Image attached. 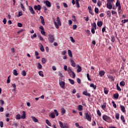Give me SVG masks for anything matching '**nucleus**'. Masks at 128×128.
<instances>
[{
  "instance_id": "f257e3e1",
  "label": "nucleus",
  "mask_w": 128,
  "mask_h": 128,
  "mask_svg": "<svg viewBox=\"0 0 128 128\" xmlns=\"http://www.w3.org/2000/svg\"><path fill=\"white\" fill-rule=\"evenodd\" d=\"M84 119L88 120V122H92V115L88 112L86 113Z\"/></svg>"
},
{
  "instance_id": "f03ea898",
  "label": "nucleus",
  "mask_w": 128,
  "mask_h": 128,
  "mask_svg": "<svg viewBox=\"0 0 128 128\" xmlns=\"http://www.w3.org/2000/svg\"><path fill=\"white\" fill-rule=\"evenodd\" d=\"M48 41L50 42H54V37L52 35L49 34L48 35Z\"/></svg>"
},
{
  "instance_id": "7ed1b4c3",
  "label": "nucleus",
  "mask_w": 128,
  "mask_h": 128,
  "mask_svg": "<svg viewBox=\"0 0 128 128\" xmlns=\"http://www.w3.org/2000/svg\"><path fill=\"white\" fill-rule=\"evenodd\" d=\"M39 28L40 30H41L40 32L42 34L43 36H46V32L44 31V26H40Z\"/></svg>"
},
{
  "instance_id": "20e7f679",
  "label": "nucleus",
  "mask_w": 128,
  "mask_h": 128,
  "mask_svg": "<svg viewBox=\"0 0 128 128\" xmlns=\"http://www.w3.org/2000/svg\"><path fill=\"white\" fill-rule=\"evenodd\" d=\"M106 6L107 8L109 10H112V2H108Z\"/></svg>"
},
{
  "instance_id": "39448f33",
  "label": "nucleus",
  "mask_w": 128,
  "mask_h": 128,
  "mask_svg": "<svg viewBox=\"0 0 128 128\" xmlns=\"http://www.w3.org/2000/svg\"><path fill=\"white\" fill-rule=\"evenodd\" d=\"M54 24L56 28H60V26H62V22H60V24H58V22H54Z\"/></svg>"
},
{
  "instance_id": "423d86ee",
  "label": "nucleus",
  "mask_w": 128,
  "mask_h": 128,
  "mask_svg": "<svg viewBox=\"0 0 128 128\" xmlns=\"http://www.w3.org/2000/svg\"><path fill=\"white\" fill-rule=\"evenodd\" d=\"M44 4H46V6L48 8H50V6H52V4L48 0L44 1Z\"/></svg>"
},
{
  "instance_id": "0eeeda50",
  "label": "nucleus",
  "mask_w": 128,
  "mask_h": 128,
  "mask_svg": "<svg viewBox=\"0 0 128 128\" xmlns=\"http://www.w3.org/2000/svg\"><path fill=\"white\" fill-rule=\"evenodd\" d=\"M34 8L35 10H40L42 8V6H40V4H38V6H34Z\"/></svg>"
},
{
  "instance_id": "6e6552de",
  "label": "nucleus",
  "mask_w": 128,
  "mask_h": 128,
  "mask_svg": "<svg viewBox=\"0 0 128 128\" xmlns=\"http://www.w3.org/2000/svg\"><path fill=\"white\" fill-rule=\"evenodd\" d=\"M29 10H30V13L32 14H34L36 12H34V8L31 6H28Z\"/></svg>"
},
{
  "instance_id": "1a4fd4ad",
  "label": "nucleus",
  "mask_w": 128,
  "mask_h": 128,
  "mask_svg": "<svg viewBox=\"0 0 128 128\" xmlns=\"http://www.w3.org/2000/svg\"><path fill=\"white\" fill-rule=\"evenodd\" d=\"M60 85L61 86V88H64V86L66 85V83L64 82V81H61L60 82Z\"/></svg>"
},
{
  "instance_id": "9d476101",
  "label": "nucleus",
  "mask_w": 128,
  "mask_h": 128,
  "mask_svg": "<svg viewBox=\"0 0 128 128\" xmlns=\"http://www.w3.org/2000/svg\"><path fill=\"white\" fill-rule=\"evenodd\" d=\"M70 60L72 64L71 66H74V68H76V62H74V60L70 58Z\"/></svg>"
},
{
  "instance_id": "9b49d317",
  "label": "nucleus",
  "mask_w": 128,
  "mask_h": 128,
  "mask_svg": "<svg viewBox=\"0 0 128 128\" xmlns=\"http://www.w3.org/2000/svg\"><path fill=\"white\" fill-rule=\"evenodd\" d=\"M68 56L70 58H72V50H68Z\"/></svg>"
},
{
  "instance_id": "f8f14e48",
  "label": "nucleus",
  "mask_w": 128,
  "mask_h": 128,
  "mask_svg": "<svg viewBox=\"0 0 128 128\" xmlns=\"http://www.w3.org/2000/svg\"><path fill=\"white\" fill-rule=\"evenodd\" d=\"M49 116H50V118H56V114L54 112H52L49 114Z\"/></svg>"
},
{
  "instance_id": "ddd939ff",
  "label": "nucleus",
  "mask_w": 128,
  "mask_h": 128,
  "mask_svg": "<svg viewBox=\"0 0 128 128\" xmlns=\"http://www.w3.org/2000/svg\"><path fill=\"white\" fill-rule=\"evenodd\" d=\"M103 120H106H106H110V117L107 116L106 115H104L103 116Z\"/></svg>"
},
{
  "instance_id": "4468645a",
  "label": "nucleus",
  "mask_w": 128,
  "mask_h": 128,
  "mask_svg": "<svg viewBox=\"0 0 128 128\" xmlns=\"http://www.w3.org/2000/svg\"><path fill=\"white\" fill-rule=\"evenodd\" d=\"M83 94H84V96H90V94L88 92L86 91L83 92Z\"/></svg>"
},
{
  "instance_id": "2eb2a0df",
  "label": "nucleus",
  "mask_w": 128,
  "mask_h": 128,
  "mask_svg": "<svg viewBox=\"0 0 128 128\" xmlns=\"http://www.w3.org/2000/svg\"><path fill=\"white\" fill-rule=\"evenodd\" d=\"M88 8L89 10V12L90 14H92V16L94 15V14L92 13V6H88Z\"/></svg>"
},
{
  "instance_id": "dca6fc26",
  "label": "nucleus",
  "mask_w": 128,
  "mask_h": 128,
  "mask_svg": "<svg viewBox=\"0 0 128 128\" xmlns=\"http://www.w3.org/2000/svg\"><path fill=\"white\" fill-rule=\"evenodd\" d=\"M105 72L104 70H101L99 72V75L100 76H104Z\"/></svg>"
},
{
  "instance_id": "f3484780",
  "label": "nucleus",
  "mask_w": 128,
  "mask_h": 128,
  "mask_svg": "<svg viewBox=\"0 0 128 128\" xmlns=\"http://www.w3.org/2000/svg\"><path fill=\"white\" fill-rule=\"evenodd\" d=\"M97 26H99V28H102V22L100 21L97 23Z\"/></svg>"
},
{
  "instance_id": "a211bd4d",
  "label": "nucleus",
  "mask_w": 128,
  "mask_h": 128,
  "mask_svg": "<svg viewBox=\"0 0 128 128\" xmlns=\"http://www.w3.org/2000/svg\"><path fill=\"white\" fill-rule=\"evenodd\" d=\"M32 118L33 120V122H38V118H36V117L34 116H32Z\"/></svg>"
},
{
  "instance_id": "6ab92c4d",
  "label": "nucleus",
  "mask_w": 128,
  "mask_h": 128,
  "mask_svg": "<svg viewBox=\"0 0 128 128\" xmlns=\"http://www.w3.org/2000/svg\"><path fill=\"white\" fill-rule=\"evenodd\" d=\"M83 106L82 105H78V110H80V112L82 110Z\"/></svg>"
},
{
  "instance_id": "aec40b11",
  "label": "nucleus",
  "mask_w": 128,
  "mask_h": 128,
  "mask_svg": "<svg viewBox=\"0 0 128 128\" xmlns=\"http://www.w3.org/2000/svg\"><path fill=\"white\" fill-rule=\"evenodd\" d=\"M90 88H92L94 90H96V86L94 85V84L93 83L90 84Z\"/></svg>"
},
{
  "instance_id": "412c9836",
  "label": "nucleus",
  "mask_w": 128,
  "mask_h": 128,
  "mask_svg": "<svg viewBox=\"0 0 128 128\" xmlns=\"http://www.w3.org/2000/svg\"><path fill=\"white\" fill-rule=\"evenodd\" d=\"M26 118V112H24L22 115L21 116V118H22V120H24Z\"/></svg>"
},
{
  "instance_id": "4be33fe9",
  "label": "nucleus",
  "mask_w": 128,
  "mask_h": 128,
  "mask_svg": "<svg viewBox=\"0 0 128 128\" xmlns=\"http://www.w3.org/2000/svg\"><path fill=\"white\" fill-rule=\"evenodd\" d=\"M92 28H94L95 30H96V22L93 23L92 24Z\"/></svg>"
},
{
  "instance_id": "5701e85b",
  "label": "nucleus",
  "mask_w": 128,
  "mask_h": 128,
  "mask_svg": "<svg viewBox=\"0 0 128 128\" xmlns=\"http://www.w3.org/2000/svg\"><path fill=\"white\" fill-rule=\"evenodd\" d=\"M120 108L123 112H126V108H124V106H120Z\"/></svg>"
},
{
  "instance_id": "b1692460",
  "label": "nucleus",
  "mask_w": 128,
  "mask_h": 128,
  "mask_svg": "<svg viewBox=\"0 0 128 128\" xmlns=\"http://www.w3.org/2000/svg\"><path fill=\"white\" fill-rule=\"evenodd\" d=\"M78 68L77 69V72H82V67L80 65H78Z\"/></svg>"
},
{
  "instance_id": "393cba45",
  "label": "nucleus",
  "mask_w": 128,
  "mask_h": 128,
  "mask_svg": "<svg viewBox=\"0 0 128 128\" xmlns=\"http://www.w3.org/2000/svg\"><path fill=\"white\" fill-rule=\"evenodd\" d=\"M38 73L39 76H40L44 78V72L42 71H39Z\"/></svg>"
},
{
  "instance_id": "a878e982",
  "label": "nucleus",
  "mask_w": 128,
  "mask_h": 128,
  "mask_svg": "<svg viewBox=\"0 0 128 128\" xmlns=\"http://www.w3.org/2000/svg\"><path fill=\"white\" fill-rule=\"evenodd\" d=\"M120 86H126V82L124 81H122L120 82Z\"/></svg>"
},
{
  "instance_id": "bb28decb",
  "label": "nucleus",
  "mask_w": 128,
  "mask_h": 128,
  "mask_svg": "<svg viewBox=\"0 0 128 128\" xmlns=\"http://www.w3.org/2000/svg\"><path fill=\"white\" fill-rule=\"evenodd\" d=\"M46 122L48 124V126H52V124L50 123V120H46Z\"/></svg>"
},
{
  "instance_id": "cd10ccee",
  "label": "nucleus",
  "mask_w": 128,
  "mask_h": 128,
  "mask_svg": "<svg viewBox=\"0 0 128 128\" xmlns=\"http://www.w3.org/2000/svg\"><path fill=\"white\" fill-rule=\"evenodd\" d=\"M13 74L16 76H18V71H16V70H13Z\"/></svg>"
},
{
  "instance_id": "c85d7f7f",
  "label": "nucleus",
  "mask_w": 128,
  "mask_h": 128,
  "mask_svg": "<svg viewBox=\"0 0 128 128\" xmlns=\"http://www.w3.org/2000/svg\"><path fill=\"white\" fill-rule=\"evenodd\" d=\"M68 80L71 84H74V81L73 80L69 78Z\"/></svg>"
},
{
  "instance_id": "c756f323",
  "label": "nucleus",
  "mask_w": 128,
  "mask_h": 128,
  "mask_svg": "<svg viewBox=\"0 0 128 128\" xmlns=\"http://www.w3.org/2000/svg\"><path fill=\"white\" fill-rule=\"evenodd\" d=\"M16 120H20L22 118L20 114H18L16 116Z\"/></svg>"
},
{
  "instance_id": "7c9ffc66",
  "label": "nucleus",
  "mask_w": 128,
  "mask_h": 128,
  "mask_svg": "<svg viewBox=\"0 0 128 128\" xmlns=\"http://www.w3.org/2000/svg\"><path fill=\"white\" fill-rule=\"evenodd\" d=\"M60 126L61 128H64V124L61 121H58Z\"/></svg>"
},
{
  "instance_id": "2f4dec72",
  "label": "nucleus",
  "mask_w": 128,
  "mask_h": 128,
  "mask_svg": "<svg viewBox=\"0 0 128 128\" xmlns=\"http://www.w3.org/2000/svg\"><path fill=\"white\" fill-rule=\"evenodd\" d=\"M22 74L23 76H26V70H23Z\"/></svg>"
},
{
  "instance_id": "473e14b6",
  "label": "nucleus",
  "mask_w": 128,
  "mask_h": 128,
  "mask_svg": "<svg viewBox=\"0 0 128 128\" xmlns=\"http://www.w3.org/2000/svg\"><path fill=\"white\" fill-rule=\"evenodd\" d=\"M21 8L22 10L24 12V4L20 2Z\"/></svg>"
},
{
  "instance_id": "72a5a7b5",
  "label": "nucleus",
  "mask_w": 128,
  "mask_h": 128,
  "mask_svg": "<svg viewBox=\"0 0 128 128\" xmlns=\"http://www.w3.org/2000/svg\"><path fill=\"white\" fill-rule=\"evenodd\" d=\"M104 92L105 94H108V90L106 88H104Z\"/></svg>"
},
{
  "instance_id": "f704fd0d",
  "label": "nucleus",
  "mask_w": 128,
  "mask_h": 128,
  "mask_svg": "<svg viewBox=\"0 0 128 128\" xmlns=\"http://www.w3.org/2000/svg\"><path fill=\"white\" fill-rule=\"evenodd\" d=\"M38 68H39V70H40L42 68V66L40 64V63L38 62Z\"/></svg>"
},
{
  "instance_id": "c9c22d12",
  "label": "nucleus",
  "mask_w": 128,
  "mask_h": 128,
  "mask_svg": "<svg viewBox=\"0 0 128 128\" xmlns=\"http://www.w3.org/2000/svg\"><path fill=\"white\" fill-rule=\"evenodd\" d=\"M114 98L116 100H118V94H114Z\"/></svg>"
},
{
  "instance_id": "e433bc0d",
  "label": "nucleus",
  "mask_w": 128,
  "mask_h": 128,
  "mask_svg": "<svg viewBox=\"0 0 128 128\" xmlns=\"http://www.w3.org/2000/svg\"><path fill=\"white\" fill-rule=\"evenodd\" d=\"M120 6V2L118 0H117L116 2V6Z\"/></svg>"
},
{
  "instance_id": "4c0bfd02",
  "label": "nucleus",
  "mask_w": 128,
  "mask_h": 128,
  "mask_svg": "<svg viewBox=\"0 0 128 128\" xmlns=\"http://www.w3.org/2000/svg\"><path fill=\"white\" fill-rule=\"evenodd\" d=\"M76 7L78 8H80V4L78 3V0H76Z\"/></svg>"
},
{
  "instance_id": "58836bf2",
  "label": "nucleus",
  "mask_w": 128,
  "mask_h": 128,
  "mask_svg": "<svg viewBox=\"0 0 128 128\" xmlns=\"http://www.w3.org/2000/svg\"><path fill=\"white\" fill-rule=\"evenodd\" d=\"M42 64H46V59L45 58H42Z\"/></svg>"
},
{
  "instance_id": "ea45409f",
  "label": "nucleus",
  "mask_w": 128,
  "mask_h": 128,
  "mask_svg": "<svg viewBox=\"0 0 128 128\" xmlns=\"http://www.w3.org/2000/svg\"><path fill=\"white\" fill-rule=\"evenodd\" d=\"M120 119L122 120L123 122H126V120H124V116H121Z\"/></svg>"
},
{
  "instance_id": "a19ab883",
  "label": "nucleus",
  "mask_w": 128,
  "mask_h": 128,
  "mask_svg": "<svg viewBox=\"0 0 128 128\" xmlns=\"http://www.w3.org/2000/svg\"><path fill=\"white\" fill-rule=\"evenodd\" d=\"M56 22L60 25V17L58 16L56 18Z\"/></svg>"
},
{
  "instance_id": "79ce46f5",
  "label": "nucleus",
  "mask_w": 128,
  "mask_h": 128,
  "mask_svg": "<svg viewBox=\"0 0 128 128\" xmlns=\"http://www.w3.org/2000/svg\"><path fill=\"white\" fill-rule=\"evenodd\" d=\"M106 103H104L103 104L102 106V108H103V110H104V108H106Z\"/></svg>"
},
{
  "instance_id": "37998d69",
  "label": "nucleus",
  "mask_w": 128,
  "mask_h": 128,
  "mask_svg": "<svg viewBox=\"0 0 128 128\" xmlns=\"http://www.w3.org/2000/svg\"><path fill=\"white\" fill-rule=\"evenodd\" d=\"M116 88H117L119 92H120V90H122L120 87V86H118V84H116Z\"/></svg>"
},
{
  "instance_id": "c03bdc74",
  "label": "nucleus",
  "mask_w": 128,
  "mask_h": 128,
  "mask_svg": "<svg viewBox=\"0 0 128 128\" xmlns=\"http://www.w3.org/2000/svg\"><path fill=\"white\" fill-rule=\"evenodd\" d=\"M116 120H120V114H118V113H116Z\"/></svg>"
},
{
  "instance_id": "a18cd8bd",
  "label": "nucleus",
  "mask_w": 128,
  "mask_h": 128,
  "mask_svg": "<svg viewBox=\"0 0 128 128\" xmlns=\"http://www.w3.org/2000/svg\"><path fill=\"white\" fill-rule=\"evenodd\" d=\"M40 50H41V52H44V46H42V44H41V46L40 48Z\"/></svg>"
},
{
  "instance_id": "49530a36",
  "label": "nucleus",
  "mask_w": 128,
  "mask_h": 128,
  "mask_svg": "<svg viewBox=\"0 0 128 128\" xmlns=\"http://www.w3.org/2000/svg\"><path fill=\"white\" fill-rule=\"evenodd\" d=\"M108 78H110L111 80H114V76H108Z\"/></svg>"
},
{
  "instance_id": "de8ad7c7",
  "label": "nucleus",
  "mask_w": 128,
  "mask_h": 128,
  "mask_svg": "<svg viewBox=\"0 0 128 128\" xmlns=\"http://www.w3.org/2000/svg\"><path fill=\"white\" fill-rule=\"evenodd\" d=\"M86 36H88L90 34V30H86Z\"/></svg>"
},
{
  "instance_id": "09e8293b",
  "label": "nucleus",
  "mask_w": 128,
  "mask_h": 128,
  "mask_svg": "<svg viewBox=\"0 0 128 128\" xmlns=\"http://www.w3.org/2000/svg\"><path fill=\"white\" fill-rule=\"evenodd\" d=\"M0 104L2 106H4V101L2 100H0Z\"/></svg>"
},
{
  "instance_id": "8fccbe9b",
  "label": "nucleus",
  "mask_w": 128,
  "mask_h": 128,
  "mask_svg": "<svg viewBox=\"0 0 128 128\" xmlns=\"http://www.w3.org/2000/svg\"><path fill=\"white\" fill-rule=\"evenodd\" d=\"M72 18L73 22H76V16L74 15L72 16Z\"/></svg>"
},
{
  "instance_id": "3c124183",
  "label": "nucleus",
  "mask_w": 128,
  "mask_h": 128,
  "mask_svg": "<svg viewBox=\"0 0 128 128\" xmlns=\"http://www.w3.org/2000/svg\"><path fill=\"white\" fill-rule=\"evenodd\" d=\"M112 104H113L114 108H116V104L114 101L112 102Z\"/></svg>"
},
{
  "instance_id": "603ef678",
  "label": "nucleus",
  "mask_w": 128,
  "mask_h": 128,
  "mask_svg": "<svg viewBox=\"0 0 128 128\" xmlns=\"http://www.w3.org/2000/svg\"><path fill=\"white\" fill-rule=\"evenodd\" d=\"M22 16V12H19L18 14V16Z\"/></svg>"
},
{
  "instance_id": "864d4df0",
  "label": "nucleus",
  "mask_w": 128,
  "mask_h": 128,
  "mask_svg": "<svg viewBox=\"0 0 128 128\" xmlns=\"http://www.w3.org/2000/svg\"><path fill=\"white\" fill-rule=\"evenodd\" d=\"M94 12L96 14H98V8H96L94 9Z\"/></svg>"
},
{
  "instance_id": "5fc2aeb1",
  "label": "nucleus",
  "mask_w": 128,
  "mask_h": 128,
  "mask_svg": "<svg viewBox=\"0 0 128 128\" xmlns=\"http://www.w3.org/2000/svg\"><path fill=\"white\" fill-rule=\"evenodd\" d=\"M68 74H70V72H74V71H72L70 68L69 67V68H68Z\"/></svg>"
},
{
  "instance_id": "6e6d98bb",
  "label": "nucleus",
  "mask_w": 128,
  "mask_h": 128,
  "mask_svg": "<svg viewBox=\"0 0 128 128\" xmlns=\"http://www.w3.org/2000/svg\"><path fill=\"white\" fill-rule=\"evenodd\" d=\"M0 128L4 127V122H2V121L0 122Z\"/></svg>"
},
{
  "instance_id": "4d7b16f0",
  "label": "nucleus",
  "mask_w": 128,
  "mask_h": 128,
  "mask_svg": "<svg viewBox=\"0 0 128 128\" xmlns=\"http://www.w3.org/2000/svg\"><path fill=\"white\" fill-rule=\"evenodd\" d=\"M38 38L40 40H42V42H44V38H42V36H38Z\"/></svg>"
},
{
  "instance_id": "13d9d810",
  "label": "nucleus",
  "mask_w": 128,
  "mask_h": 128,
  "mask_svg": "<svg viewBox=\"0 0 128 128\" xmlns=\"http://www.w3.org/2000/svg\"><path fill=\"white\" fill-rule=\"evenodd\" d=\"M18 28H22V24L19 22L18 24Z\"/></svg>"
},
{
  "instance_id": "bf43d9fd",
  "label": "nucleus",
  "mask_w": 128,
  "mask_h": 128,
  "mask_svg": "<svg viewBox=\"0 0 128 128\" xmlns=\"http://www.w3.org/2000/svg\"><path fill=\"white\" fill-rule=\"evenodd\" d=\"M77 80V82H78V84H80L82 82V81L80 80V78H78L76 79Z\"/></svg>"
},
{
  "instance_id": "052dcab7",
  "label": "nucleus",
  "mask_w": 128,
  "mask_h": 128,
  "mask_svg": "<svg viewBox=\"0 0 128 128\" xmlns=\"http://www.w3.org/2000/svg\"><path fill=\"white\" fill-rule=\"evenodd\" d=\"M58 74L59 76H60L61 78H64V76H62V74L60 72H58Z\"/></svg>"
},
{
  "instance_id": "680f3d73",
  "label": "nucleus",
  "mask_w": 128,
  "mask_h": 128,
  "mask_svg": "<svg viewBox=\"0 0 128 128\" xmlns=\"http://www.w3.org/2000/svg\"><path fill=\"white\" fill-rule=\"evenodd\" d=\"M63 5H64V8H68V4H66V2L63 3Z\"/></svg>"
},
{
  "instance_id": "e2e57ef3",
  "label": "nucleus",
  "mask_w": 128,
  "mask_h": 128,
  "mask_svg": "<svg viewBox=\"0 0 128 128\" xmlns=\"http://www.w3.org/2000/svg\"><path fill=\"white\" fill-rule=\"evenodd\" d=\"M72 78H76V74H74V72H72Z\"/></svg>"
},
{
  "instance_id": "0e129e2a",
  "label": "nucleus",
  "mask_w": 128,
  "mask_h": 128,
  "mask_svg": "<svg viewBox=\"0 0 128 128\" xmlns=\"http://www.w3.org/2000/svg\"><path fill=\"white\" fill-rule=\"evenodd\" d=\"M87 78H88V80H92V79H90V74H87Z\"/></svg>"
},
{
  "instance_id": "69168bd1",
  "label": "nucleus",
  "mask_w": 128,
  "mask_h": 128,
  "mask_svg": "<svg viewBox=\"0 0 128 128\" xmlns=\"http://www.w3.org/2000/svg\"><path fill=\"white\" fill-rule=\"evenodd\" d=\"M64 128H68V126L66 123H64Z\"/></svg>"
},
{
  "instance_id": "338daca9",
  "label": "nucleus",
  "mask_w": 128,
  "mask_h": 128,
  "mask_svg": "<svg viewBox=\"0 0 128 128\" xmlns=\"http://www.w3.org/2000/svg\"><path fill=\"white\" fill-rule=\"evenodd\" d=\"M76 28H78V26L76 25H74L72 26V28L73 30H76Z\"/></svg>"
},
{
  "instance_id": "774afa93",
  "label": "nucleus",
  "mask_w": 128,
  "mask_h": 128,
  "mask_svg": "<svg viewBox=\"0 0 128 128\" xmlns=\"http://www.w3.org/2000/svg\"><path fill=\"white\" fill-rule=\"evenodd\" d=\"M61 112H66V110L64 108H61Z\"/></svg>"
}]
</instances>
